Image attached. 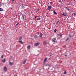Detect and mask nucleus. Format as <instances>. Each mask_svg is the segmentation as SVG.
<instances>
[{
  "mask_svg": "<svg viewBox=\"0 0 76 76\" xmlns=\"http://www.w3.org/2000/svg\"><path fill=\"white\" fill-rule=\"evenodd\" d=\"M74 13H72V15H73Z\"/></svg>",
  "mask_w": 76,
  "mask_h": 76,
  "instance_id": "obj_37",
  "label": "nucleus"
},
{
  "mask_svg": "<svg viewBox=\"0 0 76 76\" xmlns=\"http://www.w3.org/2000/svg\"><path fill=\"white\" fill-rule=\"evenodd\" d=\"M50 4H52V2H50Z\"/></svg>",
  "mask_w": 76,
  "mask_h": 76,
  "instance_id": "obj_32",
  "label": "nucleus"
},
{
  "mask_svg": "<svg viewBox=\"0 0 76 76\" xmlns=\"http://www.w3.org/2000/svg\"><path fill=\"white\" fill-rule=\"evenodd\" d=\"M49 59H50V58H49Z\"/></svg>",
  "mask_w": 76,
  "mask_h": 76,
  "instance_id": "obj_39",
  "label": "nucleus"
},
{
  "mask_svg": "<svg viewBox=\"0 0 76 76\" xmlns=\"http://www.w3.org/2000/svg\"><path fill=\"white\" fill-rule=\"evenodd\" d=\"M47 58H46L44 60V62H45L46 61V60L47 59Z\"/></svg>",
  "mask_w": 76,
  "mask_h": 76,
  "instance_id": "obj_12",
  "label": "nucleus"
},
{
  "mask_svg": "<svg viewBox=\"0 0 76 76\" xmlns=\"http://www.w3.org/2000/svg\"><path fill=\"white\" fill-rule=\"evenodd\" d=\"M39 45V43H35L34 44V46H38Z\"/></svg>",
  "mask_w": 76,
  "mask_h": 76,
  "instance_id": "obj_3",
  "label": "nucleus"
},
{
  "mask_svg": "<svg viewBox=\"0 0 76 76\" xmlns=\"http://www.w3.org/2000/svg\"><path fill=\"white\" fill-rule=\"evenodd\" d=\"M69 38H67L66 39V41H67L68 40H69Z\"/></svg>",
  "mask_w": 76,
  "mask_h": 76,
  "instance_id": "obj_26",
  "label": "nucleus"
},
{
  "mask_svg": "<svg viewBox=\"0 0 76 76\" xmlns=\"http://www.w3.org/2000/svg\"><path fill=\"white\" fill-rule=\"evenodd\" d=\"M37 18V16H36L35 17V18Z\"/></svg>",
  "mask_w": 76,
  "mask_h": 76,
  "instance_id": "obj_35",
  "label": "nucleus"
},
{
  "mask_svg": "<svg viewBox=\"0 0 76 76\" xmlns=\"http://www.w3.org/2000/svg\"><path fill=\"white\" fill-rule=\"evenodd\" d=\"M15 1V0H12V2H13Z\"/></svg>",
  "mask_w": 76,
  "mask_h": 76,
  "instance_id": "obj_30",
  "label": "nucleus"
},
{
  "mask_svg": "<svg viewBox=\"0 0 76 76\" xmlns=\"http://www.w3.org/2000/svg\"><path fill=\"white\" fill-rule=\"evenodd\" d=\"M25 15H22V17L23 20H25Z\"/></svg>",
  "mask_w": 76,
  "mask_h": 76,
  "instance_id": "obj_2",
  "label": "nucleus"
},
{
  "mask_svg": "<svg viewBox=\"0 0 76 76\" xmlns=\"http://www.w3.org/2000/svg\"><path fill=\"white\" fill-rule=\"evenodd\" d=\"M34 37L35 38H37V35H35L34 36Z\"/></svg>",
  "mask_w": 76,
  "mask_h": 76,
  "instance_id": "obj_19",
  "label": "nucleus"
},
{
  "mask_svg": "<svg viewBox=\"0 0 76 76\" xmlns=\"http://www.w3.org/2000/svg\"><path fill=\"white\" fill-rule=\"evenodd\" d=\"M40 19H41V18H37V20H40Z\"/></svg>",
  "mask_w": 76,
  "mask_h": 76,
  "instance_id": "obj_17",
  "label": "nucleus"
},
{
  "mask_svg": "<svg viewBox=\"0 0 76 76\" xmlns=\"http://www.w3.org/2000/svg\"><path fill=\"white\" fill-rule=\"evenodd\" d=\"M27 48L28 49V50H30V49L31 48V47L30 45H28V46Z\"/></svg>",
  "mask_w": 76,
  "mask_h": 76,
  "instance_id": "obj_8",
  "label": "nucleus"
},
{
  "mask_svg": "<svg viewBox=\"0 0 76 76\" xmlns=\"http://www.w3.org/2000/svg\"><path fill=\"white\" fill-rule=\"evenodd\" d=\"M22 7H23V9H25V6H22Z\"/></svg>",
  "mask_w": 76,
  "mask_h": 76,
  "instance_id": "obj_29",
  "label": "nucleus"
},
{
  "mask_svg": "<svg viewBox=\"0 0 76 76\" xmlns=\"http://www.w3.org/2000/svg\"><path fill=\"white\" fill-rule=\"evenodd\" d=\"M62 15H63L64 16H67V14L66 13H64V12H63V13L62 14Z\"/></svg>",
  "mask_w": 76,
  "mask_h": 76,
  "instance_id": "obj_4",
  "label": "nucleus"
},
{
  "mask_svg": "<svg viewBox=\"0 0 76 76\" xmlns=\"http://www.w3.org/2000/svg\"><path fill=\"white\" fill-rule=\"evenodd\" d=\"M18 42H20L21 44H23V42H22V41L19 40L18 41Z\"/></svg>",
  "mask_w": 76,
  "mask_h": 76,
  "instance_id": "obj_9",
  "label": "nucleus"
},
{
  "mask_svg": "<svg viewBox=\"0 0 76 76\" xmlns=\"http://www.w3.org/2000/svg\"><path fill=\"white\" fill-rule=\"evenodd\" d=\"M66 10H68V11H69V8L68 7H66Z\"/></svg>",
  "mask_w": 76,
  "mask_h": 76,
  "instance_id": "obj_13",
  "label": "nucleus"
},
{
  "mask_svg": "<svg viewBox=\"0 0 76 76\" xmlns=\"http://www.w3.org/2000/svg\"><path fill=\"white\" fill-rule=\"evenodd\" d=\"M2 62H3L4 63H5L6 62V59H4L2 60Z\"/></svg>",
  "mask_w": 76,
  "mask_h": 76,
  "instance_id": "obj_5",
  "label": "nucleus"
},
{
  "mask_svg": "<svg viewBox=\"0 0 76 76\" xmlns=\"http://www.w3.org/2000/svg\"><path fill=\"white\" fill-rule=\"evenodd\" d=\"M0 11H4V10L2 8H0Z\"/></svg>",
  "mask_w": 76,
  "mask_h": 76,
  "instance_id": "obj_11",
  "label": "nucleus"
},
{
  "mask_svg": "<svg viewBox=\"0 0 76 76\" xmlns=\"http://www.w3.org/2000/svg\"><path fill=\"white\" fill-rule=\"evenodd\" d=\"M58 22H59V20H58L57 21V23H56L57 25H58Z\"/></svg>",
  "mask_w": 76,
  "mask_h": 76,
  "instance_id": "obj_23",
  "label": "nucleus"
},
{
  "mask_svg": "<svg viewBox=\"0 0 76 76\" xmlns=\"http://www.w3.org/2000/svg\"><path fill=\"white\" fill-rule=\"evenodd\" d=\"M47 9H48V10H50V8H48Z\"/></svg>",
  "mask_w": 76,
  "mask_h": 76,
  "instance_id": "obj_31",
  "label": "nucleus"
},
{
  "mask_svg": "<svg viewBox=\"0 0 76 76\" xmlns=\"http://www.w3.org/2000/svg\"><path fill=\"white\" fill-rule=\"evenodd\" d=\"M64 74H66V71H65V72L64 73Z\"/></svg>",
  "mask_w": 76,
  "mask_h": 76,
  "instance_id": "obj_27",
  "label": "nucleus"
},
{
  "mask_svg": "<svg viewBox=\"0 0 76 76\" xmlns=\"http://www.w3.org/2000/svg\"><path fill=\"white\" fill-rule=\"evenodd\" d=\"M26 60H25L24 61H23V64H25V63H26Z\"/></svg>",
  "mask_w": 76,
  "mask_h": 76,
  "instance_id": "obj_6",
  "label": "nucleus"
},
{
  "mask_svg": "<svg viewBox=\"0 0 76 76\" xmlns=\"http://www.w3.org/2000/svg\"><path fill=\"white\" fill-rule=\"evenodd\" d=\"M58 36H60V37H61V36H62V34H58Z\"/></svg>",
  "mask_w": 76,
  "mask_h": 76,
  "instance_id": "obj_16",
  "label": "nucleus"
},
{
  "mask_svg": "<svg viewBox=\"0 0 76 76\" xmlns=\"http://www.w3.org/2000/svg\"><path fill=\"white\" fill-rule=\"evenodd\" d=\"M48 8H49L50 9H51V6H49Z\"/></svg>",
  "mask_w": 76,
  "mask_h": 76,
  "instance_id": "obj_22",
  "label": "nucleus"
},
{
  "mask_svg": "<svg viewBox=\"0 0 76 76\" xmlns=\"http://www.w3.org/2000/svg\"><path fill=\"white\" fill-rule=\"evenodd\" d=\"M54 32L55 33H56V32L57 31V30L56 29H55V30H54Z\"/></svg>",
  "mask_w": 76,
  "mask_h": 76,
  "instance_id": "obj_20",
  "label": "nucleus"
},
{
  "mask_svg": "<svg viewBox=\"0 0 76 76\" xmlns=\"http://www.w3.org/2000/svg\"><path fill=\"white\" fill-rule=\"evenodd\" d=\"M65 57H66V56H67V55H65Z\"/></svg>",
  "mask_w": 76,
  "mask_h": 76,
  "instance_id": "obj_34",
  "label": "nucleus"
},
{
  "mask_svg": "<svg viewBox=\"0 0 76 76\" xmlns=\"http://www.w3.org/2000/svg\"><path fill=\"white\" fill-rule=\"evenodd\" d=\"M75 0H74V2H75Z\"/></svg>",
  "mask_w": 76,
  "mask_h": 76,
  "instance_id": "obj_36",
  "label": "nucleus"
},
{
  "mask_svg": "<svg viewBox=\"0 0 76 76\" xmlns=\"http://www.w3.org/2000/svg\"><path fill=\"white\" fill-rule=\"evenodd\" d=\"M10 65H13V63L11 62H10Z\"/></svg>",
  "mask_w": 76,
  "mask_h": 76,
  "instance_id": "obj_14",
  "label": "nucleus"
},
{
  "mask_svg": "<svg viewBox=\"0 0 76 76\" xmlns=\"http://www.w3.org/2000/svg\"><path fill=\"white\" fill-rule=\"evenodd\" d=\"M53 12L54 14H56V15H57V13L55 11H53Z\"/></svg>",
  "mask_w": 76,
  "mask_h": 76,
  "instance_id": "obj_15",
  "label": "nucleus"
},
{
  "mask_svg": "<svg viewBox=\"0 0 76 76\" xmlns=\"http://www.w3.org/2000/svg\"><path fill=\"white\" fill-rule=\"evenodd\" d=\"M47 14H48V13H47Z\"/></svg>",
  "mask_w": 76,
  "mask_h": 76,
  "instance_id": "obj_40",
  "label": "nucleus"
},
{
  "mask_svg": "<svg viewBox=\"0 0 76 76\" xmlns=\"http://www.w3.org/2000/svg\"><path fill=\"white\" fill-rule=\"evenodd\" d=\"M55 40H56V38H54L52 39V41L53 42H55Z\"/></svg>",
  "mask_w": 76,
  "mask_h": 76,
  "instance_id": "obj_1",
  "label": "nucleus"
},
{
  "mask_svg": "<svg viewBox=\"0 0 76 76\" xmlns=\"http://www.w3.org/2000/svg\"><path fill=\"white\" fill-rule=\"evenodd\" d=\"M3 55H2L1 56V58H3Z\"/></svg>",
  "mask_w": 76,
  "mask_h": 76,
  "instance_id": "obj_24",
  "label": "nucleus"
},
{
  "mask_svg": "<svg viewBox=\"0 0 76 76\" xmlns=\"http://www.w3.org/2000/svg\"><path fill=\"white\" fill-rule=\"evenodd\" d=\"M69 37H73V36H72V35L70 34L69 35Z\"/></svg>",
  "mask_w": 76,
  "mask_h": 76,
  "instance_id": "obj_21",
  "label": "nucleus"
},
{
  "mask_svg": "<svg viewBox=\"0 0 76 76\" xmlns=\"http://www.w3.org/2000/svg\"><path fill=\"white\" fill-rule=\"evenodd\" d=\"M21 39H22V37H20L19 38V40H21Z\"/></svg>",
  "mask_w": 76,
  "mask_h": 76,
  "instance_id": "obj_25",
  "label": "nucleus"
},
{
  "mask_svg": "<svg viewBox=\"0 0 76 76\" xmlns=\"http://www.w3.org/2000/svg\"><path fill=\"white\" fill-rule=\"evenodd\" d=\"M43 44H44V45H46V42H43Z\"/></svg>",
  "mask_w": 76,
  "mask_h": 76,
  "instance_id": "obj_18",
  "label": "nucleus"
},
{
  "mask_svg": "<svg viewBox=\"0 0 76 76\" xmlns=\"http://www.w3.org/2000/svg\"><path fill=\"white\" fill-rule=\"evenodd\" d=\"M39 37L40 38H42V34L41 33L40 34Z\"/></svg>",
  "mask_w": 76,
  "mask_h": 76,
  "instance_id": "obj_7",
  "label": "nucleus"
},
{
  "mask_svg": "<svg viewBox=\"0 0 76 76\" xmlns=\"http://www.w3.org/2000/svg\"><path fill=\"white\" fill-rule=\"evenodd\" d=\"M75 13H76L75 12V13H74V15H76V14H75Z\"/></svg>",
  "mask_w": 76,
  "mask_h": 76,
  "instance_id": "obj_33",
  "label": "nucleus"
},
{
  "mask_svg": "<svg viewBox=\"0 0 76 76\" xmlns=\"http://www.w3.org/2000/svg\"><path fill=\"white\" fill-rule=\"evenodd\" d=\"M48 66L49 67L50 66L49 65H48Z\"/></svg>",
  "mask_w": 76,
  "mask_h": 76,
  "instance_id": "obj_38",
  "label": "nucleus"
},
{
  "mask_svg": "<svg viewBox=\"0 0 76 76\" xmlns=\"http://www.w3.org/2000/svg\"><path fill=\"white\" fill-rule=\"evenodd\" d=\"M18 25H19V23H17L16 26H18Z\"/></svg>",
  "mask_w": 76,
  "mask_h": 76,
  "instance_id": "obj_28",
  "label": "nucleus"
},
{
  "mask_svg": "<svg viewBox=\"0 0 76 76\" xmlns=\"http://www.w3.org/2000/svg\"><path fill=\"white\" fill-rule=\"evenodd\" d=\"M4 70L5 72H6V71H7V68H6V67H5L4 68Z\"/></svg>",
  "mask_w": 76,
  "mask_h": 76,
  "instance_id": "obj_10",
  "label": "nucleus"
}]
</instances>
